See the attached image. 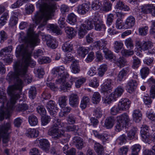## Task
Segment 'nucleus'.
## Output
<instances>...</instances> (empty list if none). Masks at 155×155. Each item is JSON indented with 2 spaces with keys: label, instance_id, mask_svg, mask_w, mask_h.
Segmentation results:
<instances>
[{
  "label": "nucleus",
  "instance_id": "1",
  "mask_svg": "<svg viewBox=\"0 0 155 155\" xmlns=\"http://www.w3.org/2000/svg\"><path fill=\"white\" fill-rule=\"evenodd\" d=\"M23 34L22 32L20 33L19 40L25 44L18 46L16 49V53L18 56H22L23 59L22 61L16 62L18 65L26 68V78L28 79V82L30 83L32 78H29L27 74L28 67L29 65H31L32 67L36 65L35 62L31 60V56L34 48L38 45L40 42V39L38 38V35L34 33L32 28L31 27L28 30L26 37L23 36Z\"/></svg>",
  "mask_w": 155,
  "mask_h": 155
},
{
  "label": "nucleus",
  "instance_id": "2",
  "mask_svg": "<svg viewBox=\"0 0 155 155\" xmlns=\"http://www.w3.org/2000/svg\"><path fill=\"white\" fill-rule=\"evenodd\" d=\"M14 72H10L7 74L6 80L9 83H14L13 85L9 86L7 89V92L12 97L11 101L13 105L15 100L20 97V94L17 92L21 91L24 86V82L28 81L26 78V68L18 65L17 62L14 65Z\"/></svg>",
  "mask_w": 155,
  "mask_h": 155
},
{
  "label": "nucleus",
  "instance_id": "3",
  "mask_svg": "<svg viewBox=\"0 0 155 155\" xmlns=\"http://www.w3.org/2000/svg\"><path fill=\"white\" fill-rule=\"evenodd\" d=\"M47 0H39L38 2L40 7V10L36 13L33 20L36 25L39 24L38 28L42 30L46 24L48 20L50 19L53 13L56 9V4L54 3L46 2Z\"/></svg>",
  "mask_w": 155,
  "mask_h": 155
},
{
  "label": "nucleus",
  "instance_id": "4",
  "mask_svg": "<svg viewBox=\"0 0 155 155\" xmlns=\"http://www.w3.org/2000/svg\"><path fill=\"white\" fill-rule=\"evenodd\" d=\"M46 107L50 114L54 117L52 121L53 124L48 130V134L51 136L52 138L54 140H57L64 137V130L60 129L58 127L61 125V120L58 117H55L56 114L55 109L58 110V109L57 105L54 101L51 100L47 102Z\"/></svg>",
  "mask_w": 155,
  "mask_h": 155
},
{
  "label": "nucleus",
  "instance_id": "5",
  "mask_svg": "<svg viewBox=\"0 0 155 155\" xmlns=\"http://www.w3.org/2000/svg\"><path fill=\"white\" fill-rule=\"evenodd\" d=\"M52 73L54 77H57L55 83L56 84L60 85L59 88L60 90L66 92L71 87L73 81H71L70 84L66 82V79L69 77V74L64 67L60 66L54 68Z\"/></svg>",
  "mask_w": 155,
  "mask_h": 155
},
{
  "label": "nucleus",
  "instance_id": "6",
  "mask_svg": "<svg viewBox=\"0 0 155 155\" xmlns=\"http://www.w3.org/2000/svg\"><path fill=\"white\" fill-rule=\"evenodd\" d=\"M12 98V97H11L10 100L7 103L6 111L5 112L2 109L0 110V120L1 121L5 117L6 118L8 117L10 115L11 111L13 110L14 109H15L16 111L19 112L24 111L28 109V107L27 105L24 104L18 105L14 107V105L17 99L15 100V103L12 105L11 104L12 103V102L11 101Z\"/></svg>",
  "mask_w": 155,
  "mask_h": 155
},
{
  "label": "nucleus",
  "instance_id": "7",
  "mask_svg": "<svg viewBox=\"0 0 155 155\" xmlns=\"http://www.w3.org/2000/svg\"><path fill=\"white\" fill-rule=\"evenodd\" d=\"M117 123L115 126V130L119 132L126 127L130 120L128 115L126 113H124L117 117Z\"/></svg>",
  "mask_w": 155,
  "mask_h": 155
},
{
  "label": "nucleus",
  "instance_id": "8",
  "mask_svg": "<svg viewBox=\"0 0 155 155\" xmlns=\"http://www.w3.org/2000/svg\"><path fill=\"white\" fill-rule=\"evenodd\" d=\"M11 127V123L9 122L4 124L0 127V136L4 143H7L10 140L11 136L8 131Z\"/></svg>",
  "mask_w": 155,
  "mask_h": 155
},
{
  "label": "nucleus",
  "instance_id": "9",
  "mask_svg": "<svg viewBox=\"0 0 155 155\" xmlns=\"http://www.w3.org/2000/svg\"><path fill=\"white\" fill-rule=\"evenodd\" d=\"M136 46L141 50L145 51L151 49L153 46V43L150 41H143L141 42L140 41H137L136 42Z\"/></svg>",
  "mask_w": 155,
  "mask_h": 155
},
{
  "label": "nucleus",
  "instance_id": "10",
  "mask_svg": "<svg viewBox=\"0 0 155 155\" xmlns=\"http://www.w3.org/2000/svg\"><path fill=\"white\" fill-rule=\"evenodd\" d=\"M94 20L95 30L97 31H105L106 28L105 25L98 17L95 16Z\"/></svg>",
  "mask_w": 155,
  "mask_h": 155
},
{
  "label": "nucleus",
  "instance_id": "11",
  "mask_svg": "<svg viewBox=\"0 0 155 155\" xmlns=\"http://www.w3.org/2000/svg\"><path fill=\"white\" fill-rule=\"evenodd\" d=\"M42 39L46 41L47 45L52 48H55L57 47V42L55 38H53L50 35L43 36Z\"/></svg>",
  "mask_w": 155,
  "mask_h": 155
},
{
  "label": "nucleus",
  "instance_id": "12",
  "mask_svg": "<svg viewBox=\"0 0 155 155\" xmlns=\"http://www.w3.org/2000/svg\"><path fill=\"white\" fill-rule=\"evenodd\" d=\"M130 103V101L128 99L123 98L119 101L118 105L121 111H124L129 108Z\"/></svg>",
  "mask_w": 155,
  "mask_h": 155
},
{
  "label": "nucleus",
  "instance_id": "13",
  "mask_svg": "<svg viewBox=\"0 0 155 155\" xmlns=\"http://www.w3.org/2000/svg\"><path fill=\"white\" fill-rule=\"evenodd\" d=\"M79 100V97L77 94L72 93L69 96V104L72 107H76L77 105Z\"/></svg>",
  "mask_w": 155,
  "mask_h": 155
},
{
  "label": "nucleus",
  "instance_id": "14",
  "mask_svg": "<svg viewBox=\"0 0 155 155\" xmlns=\"http://www.w3.org/2000/svg\"><path fill=\"white\" fill-rule=\"evenodd\" d=\"M39 147L43 151L48 153L50 147V143L47 140L41 139L39 141Z\"/></svg>",
  "mask_w": 155,
  "mask_h": 155
},
{
  "label": "nucleus",
  "instance_id": "15",
  "mask_svg": "<svg viewBox=\"0 0 155 155\" xmlns=\"http://www.w3.org/2000/svg\"><path fill=\"white\" fill-rule=\"evenodd\" d=\"M90 5L87 3H83L78 5L77 7L78 13L81 15L85 14L89 10Z\"/></svg>",
  "mask_w": 155,
  "mask_h": 155
},
{
  "label": "nucleus",
  "instance_id": "16",
  "mask_svg": "<svg viewBox=\"0 0 155 155\" xmlns=\"http://www.w3.org/2000/svg\"><path fill=\"white\" fill-rule=\"evenodd\" d=\"M112 4L110 2L107 0H103L101 10L103 12H107L112 9Z\"/></svg>",
  "mask_w": 155,
  "mask_h": 155
},
{
  "label": "nucleus",
  "instance_id": "17",
  "mask_svg": "<svg viewBox=\"0 0 155 155\" xmlns=\"http://www.w3.org/2000/svg\"><path fill=\"white\" fill-rule=\"evenodd\" d=\"M107 44V41L104 39H102L94 42L93 46L95 47H98L99 49H103L104 51L105 48H107L106 45Z\"/></svg>",
  "mask_w": 155,
  "mask_h": 155
},
{
  "label": "nucleus",
  "instance_id": "18",
  "mask_svg": "<svg viewBox=\"0 0 155 155\" xmlns=\"http://www.w3.org/2000/svg\"><path fill=\"white\" fill-rule=\"evenodd\" d=\"M39 133V131L36 129L28 128L26 130L25 134L28 137L34 138L38 137Z\"/></svg>",
  "mask_w": 155,
  "mask_h": 155
},
{
  "label": "nucleus",
  "instance_id": "19",
  "mask_svg": "<svg viewBox=\"0 0 155 155\" xmlns=\"http://www.w3.org/2000/svg\"><path fill=\"white\" fill-rule=\"evenodd\" d=\"M73 142L76 147L78 149H81L84 147L83 139L78 137H74Z\"/></svg>",
  "mask_w": 155,
  "mask_h": 155
},
{
  "label": "nucleus",
  "instance_id": "20",
  "mask_svg": "<svg viewBox=\"0 0 155 155\" xmlns=\"http://www.w3.org/2000/svg\"><path fill=\"white\" fill-rule=\"evenodd\" d=\"M137 85V81L135 80H131L127 83V86L128 89V92L131 93L133 92Z\"/></svg>",
  "mask_w": 155,
  "mask_h": 155
},
{
  "label": "nucleus",
  "instance_id": "21",
  "mask_svg": "<svg viewBox=\"0 0 155 155\" xmlns=\"http://www.w3.org/2000/svg\"><path fill=\"white\" fill-rule=\"evenodd\" d=\"M135 19L132 16H130L126 19L125 24V26L126 28H132L135 25Z\"/></svg>",
  "mask_w": 155,
  "mask_h": 155
},
{
  "label": "nucleus",
  "instance_id": "22",
  "mask_svg": "<svg viewBox=\"0 0 155 155\" xmlns=\"http://www.w3.org/2000/svg\"><path fill=\"white\" fill-rule=\"evenodd\" d=\"M115 121L114 117H110L107 118L105 120L104 126L107 129L112 128L113 126Z\"/></svg>",
  "mask_w": 155,
  "mask_h": 155
},
{
  "label": "nucleus",
  "instance_id": "23",
  "mask_svg": "<svg viewBox=\"0 0 155 155\" xmlns=\"http://www.w3.org/2000/svg\"><path fill=\"white\" fill-rule=\"evenodd\" d=\"M124 89L123 87L120 86H118L114 91L111 93L115 98L117 100V98L120 97L123 94Z\"/></svg>",
  "mask_w": 155,
  "mask_h": 155
},
{
  "label": "nucleus",
  "instance_id": "24",
  "mask_svg": "<svg viewBox=\"0 0 155 155\" xmlns=\"http://www.w3.org/2000/svg\"><path fill=\"white\" fill-rule=\"evenodd\" d=\"M90 101V99L88 97L83 96L81 101L80 107L82 109H85L89 105Z\"/></svg>",
  "mask_w": 155,
  "mask_h": 155
},
{
  "label": "nucleus",
  "instance_id": "25",
  "mask_svg": "<svg viewBox=\"0 0 155 155\" xmlns=\"http://www.w3.org/2000/svg\"><path fill=\"white\" fill-rule=\"evenodd\" d=\"M71 67L72 72L74 74L78 73L80 71V67L78 61H73L71 65Z\"/></svg>",
  "mask_w": 155,
  "mask_h": 155
},
{
  "label": "nucleus",
  "instance_id": "26",
  "mask_svg": "<svg viewBox=\"0 0 155 155\" xmlns=\"http://www.w3.org/2000/svg\"><path fill=\"white\" fill-rule=\"evenodd\" d=\"M114 61L117 65L120 68L123 67L126 62L124 58L122 56L118 58L116 56Z\"/></svg>",
  "mask_w": 155,
  "mask_h": 155
},
{
  "label": "nucleus",
  "instance_id": "27",
  "mask_svg": "<svg viewBox=\"0 0 155 155\" xmlns=\"http://www.w3.org/2000/svg\"><path fill=\"white\" fill-rule=\"evenodd\" d=\"M94 149L98 155H103L104 150L103 146L99 143L95 142L94 143Z\"/></svg>",
  "mask_w": 155,
  "mask_h": 155
},
{
  "label": "nucleus",
  "instance_id": "28",
  "mask_svg": "<svg viewBox=\"0 0 155 155\" xmlns=\"http://www.w3.org/2000/svg\"><path fill=\"white\" fill-rule=\"evenodd\" d=\"M129 71V68L127 67L124 68L120 71L118 75L117 80L120 81H122L124 77L125 76Z\"/></svg>",
  "mask_w": 155,
  "mask_h": 155
},
{
  "label": "nucleus",
  "instance_id": "29",
  "mask_svg": "<svg viewBox=\"0 0 155 155\" xmlns=\"http://www.w3.org/2000/svg\"><path fill=\"white\" fill-rule=\"evenodd\" d=\"M142 114L139 110H134L133 116L134 120L136 122H139L142 119Z\"/></svg>",
  "mask_w": 155,
  "mask_h": 155
},
{
  "label": "nucleus",
  "instance_id": "30",
  "mask_svg": "<svg viewBox=\"0 0 155 155\" xmlns=\"http://www.w3.org/2000/svg\"><path fill=\"white\" fill-rule=\"evenodd\" d=\"M103 52L105 54V56L106 59L112 61V60H114L116 56L114 55L113 53L107 48H105Z\"/></svg>",
  "mask_w": 155,
  "mask_h": 155
},
{
  "label": "nucleus",
  "instance_id": "31",
  "mask_svg": "<svg viewBox=\"0 0 155 155\" xmlns=\"http://www.w3.org/2000/svg\"><path fill=\"white\" fill-rule=\"evenodd\" d=\"M115 8L120 10L124 9L125 11H128L130 10L128 6L126 5H125L123 2L120 0L117 1Z\"/></svg>",
  "mask_w": 155,
  "mask_h": 155
},
{
  "label": "nucleus",
  "instance_id": "32",
  "mask_svg": "<svg viewBox=\"0 0 155 155\" xmlns=\"http://www.w3.org/2000/svg\"><path fill=\"white\" fill-rule=\"evenodd\" d=\"M19 14L18 12H13V15L11 18L10 21V24L11 26H14L17 23L18 20L17 17Z\"/></svg>",
  "mask_w": 155,
  "mask_h": 155
},
{
  "label": "nucleus",
  "instance_id": "33",
  "mask_svg": "<svg viewBox=\"0 0 155 155\" xmlns=\"http://www.w3.org/2000/svg\"><path fill=\"white\" fill-rule=\"evenodd\" d=\"M124 45L122 42L121 41H116L113 43V47L115 51L118 53L122 49Z\"/></svg>",
  "mask_w": 155,
  "mask_h": 155
},
{
  "label": "nucleus",
  "instance_id": "34",
  "mask_svg": "<svg viewBox=\"0 0 155 155\" xmlns=\"http://www.w3.org/2000/svg\"><path fill=\"white\" fill-rule=\"evenodd\" d=\"M12 50V46H9L1 49L0 51V56L2 58L8 54H10Z\"/></svg>",
  "mask_w": 155,
  "mask_h": 155
},
{
  "label": "nucleus",
  "instance_id": "35",
  "mask_svg": "<svg viewBox=\"0 0 155 155\" xmlns=\"http://www.w3.org/2000/svg\"><path fill=\"white\" fill-rule=\"evenodd\" d=\"M101 100V96L99 93L97 92L94 93L91 98L92 102L94 104L99 103Z\"/></svg>",
  "mask_w": 155,
  "mask_h": 155
},
{
  "label": "nucleus",
  "instance_id": "36",
  "mask_svg": "<svg viewBox=\"0 0 155 155\" xmlns=\"http://www.w3.org/2000/svg\"><path fill=\"white\" fill-rule=\"evenodd\" d=\"M65 31L69 38H72L74 37L76 34V31L74 28L70 27H67L65 28Z\"/></svg>",
  "mask_w": 155,
  "mask_h": 155
},
{
  "label": "nucleus",
  "instance_id": "37",
  "mask_svg": "<svg viewBox=\"0 0 155 155\" xmlns=\"http://www.w3.org/2000/svg\"><path fill=\"white\" fill-rule=\"evenodd\" d=\"M94 24V18L92 20H86L84 24H82L81 25H84V27L87 30H91L94 27L93 24Z\"/></svg>",
  "mask_w": 155,
  "mask_h": 155
},
{
  "label": "nucleus",
  "instance_id": "38",
  "mask_svg": "<svg viewBox=\"0 0 155 155\" xmlns=\"http://www.w3.org/2000/svg\"><path fill=\"white\" fill-rule=\"evenodd\" d=\"M68 22L71 25H75L77 22V16L73 13L69 14L68 16Z\"/></svg>",
  "mask_w": 155,
  "mask_h": 155
},
{
  "label": "nucleus",
  "instance_id": "39",
  "mask_svg": "<svg viewBox=\"0 0 155 155\" xmlns=\"http://www.w3.org/2000/svg\"><path fill=\"white\" fill-rule=\"evenodd\" d=\"M62 109L59 113V115L60 117H62L67 115L69 113L71 110V108L68 106H64L61 107Z\"/></svg>",
  "mask_w": 155,
  "mask_h": 155
},
{
  "label": "nucleus",
  "instance_id": "40",
  "mask_svg": "<svg viewBox=\"0 0 155 155\" xmlns=\"http://www.w3.org/2000/svg\"><path fill=\"white\" fill-rule=\"evenodd\" d=\"M62 49L64 52H71L73 49V45L71 43L67 42L62 45Z\"/></svg>",
  "mask_w": 155,
  "mask_h": 155
},
{
  "label": "nucleus",
  "instance_id": "41",
  "mask_svg": "<svg viewBox=\"0 0 155 155\" xmlns=\"http://www.w3.org/2000/svg\"><path fill=\"white\" fill-rule=\"evenodd\" d=\"M84 25H81L78 30V34L79 38H83L87 33V30L84 26Z\"/></svg>",
  "mask_w": 155,
  "mask_h": 155
},
{
  "label": "nucleus",
  "instance_id": "42",
  "mask_svg": "<svg viewBox=\"0 0 155 155\" xmlns=\"http://www.w3.org/2000/svg\"><path fill=\"white\" fill-rule=\"evenodd\" d=\"M28 122L31 126H35L38 123V119L35 116L31 115L28 117Z\"/></svg>",
  "mask_w": 155,
  "mask_h": 155
},
{
  "label": "nucleus",
  "instance_id": "43",
  "mask_svg": "<svg viewBox=\"0 0 155 155\" xmlns=\"http://www.w3.org/2000/svg\"><path fill=\"white\" fill-rule=\"evenodd\" d=\"M107 66L106 64H103L99 67L98 74L100 77H102L107 70Z\"/></svg>",
  "mask_w": 155,
  "mask_h": 155
},
{
  "label": "nucleus",
  "instance_id": "44",
  "mask_svg": "<svg viewBox=\"0 0 155 155\" xmlns=\"http://www.w3.org/2000/svg\"><path fill=\"white\" fill-rule=\"evenodd\" d=\"M67 97L63 95L59 98L58 103L61 107L66 106L67 104Z\"/></svg>",
  "mask_w": 155,
  "mask_h": 155
},
{
  "label": "nucleus",
  "instance_id": "45",
  "mask_svg": "<svg viewBox=\"0 0 155 155\" xmlns=\"http://www.w3.org/2000/svg\"><path fill=\"white\" fill-rule=\"evenodd\" d=\"M124 44L127 48L129 49H132L134 47L133 41L130 38L126 39L124 41Z\"/></svg>",
  "mask_w": 155,
  "mask_h": 155
},
{
  "label": "nucleus",
  "instance_id": "46",
  "mask_svg": "<svg viewBox=\"0 0 155 155\" xmlns=\"http://www.w3.org/2000/svg\"><path fill=\"white\" fill-rule=\"evenodd\" d=\"M140 148L141 146L139 144H135L132 146L131 147V155H138Z\"/></svg>",
  "mask_w": 155,
  "mask_h": 155
},
{
  "label": "nucleus",
  "instance_id": "47",
  "mask_svg": "<svg viewBox=\"0 0 155 155\" xmlns=\"http://www.w3.org/2000/svg\"><path fill=\"white\" fill-rule=\"evenodd\" d=\"M152 5H145L141 6V12L146 14L150 13Z\"/></svg>",
  "mask_w": 155,
  "mask_h": 155
},
{
  "label": "nucleus",
  "instance_id": "48",
  "mask_svg": "<svg viewBox=\"0 0 155 155\" xmlns=\"http://www.w3.org/2000/svg\"><path fill=\"white\" fill-rule=\"evenodd\" d=\"M116 100L111 93L106 97L104 100V102L105 104H109L111 103L112 101Z\"/></svg>",
  "mask_w": 155,
  "mask_h": 155
},
{
  "label": "nucleus",
  "instance_id": "49",
  "mask_svg": "<svg viewBox=\"0 0 155 155\" xmlns=\"http://www.w3.org/2000/svg\"><path fill=\"white\" fill-rule=\"evenodd\" d=\"M88 50L84 48L80 47L78 49V53L79 56L84 58L85 55L87 54Z\"/></svg>",
  "mask_w": 155,
  "mask_h": 155
},
{
  "label": "nucleus",
  "instance_id": "50",
  "mask_svg": "<svg viewBox=\"0 0 155 155\" xmlns=\"http://www.w3.org/2000/svg\"><path fill=\"white\" fill-rule=\"evenodd\" d=\"M9 17L8 14L7 12L4 13L0 18V25H4Z\"/></svg>",
  "mask_w": 155,
  "mask_h": 155
},
{
  "label": "nucleus",
  "instance_id": "51",
  "mask_svg": "<svg viewBox=\"0 0 155 155\" xmlns=\"http://www.w3.org/2000/svg\"><path fill=\"white\" fill-rule=\"evenodd\" d=\"M101 6V3L99 0H96L93 2L91 5L92 8L94 10H97Z\"/></svg>",
  "mask_w": 155,
  "mask_h": 155
},
{
  "label": "nucleus",
  "instance_id": "52",
  "mask_svg": "<svg viewBox=\"0 0 155 155\" xmlns=\"http://www.w3.org/2000/svg\"><path fill=\"white\" fill-rule=\"evenodd\" d=\"M140 73L142 78H144L149 74V69L147 67H144L140 70Z\"/></svg>",
  "mask_w": 155,
  "mask_h": 155
},
{
  "label": "nucleus",
  "instance_id": "53",
  "mask_svg": "<svg viewBox=\"0 0 155 155\" xmlns=\"http://www.w3.org/2000/svg\"><path fill=\"white\" fill-rule=\"evenodd\" d=\"M116 27L117 29H122L126 28L124 27V24L123 21L120 18H117L115 23Z\"/></svg>",
  "mask_w": 155,
  "mask_h": 155
},
{
  "label": "nucleus",
  "instance_id": "54",
  "mask_svg": "<svg viewBox=\"0 0 155 155\" xmlns=\"http://www.w3.org/2000/svg\"><path fill=\"white\" fill-rule=\"evenodd\" d=\"M48 27L53 32L56 33L58 35L61 33V31L57 25L54 24H50L48 25Z\"/></svg>",
  "mask_w": 155,
  "mask_h": 155
},
{
  "label": "nucleus",
  "instance_id": "55",
  "mask_svg": "<svg viewBox=\"0 0 155 155\" xmlns=\"http://www.w3.org/2000/svg\"><path fill=\"white\" fill-rule=\"evenodd\" d=\"M128 150L127 147H122L119 149L117 155H126Z\"/></svg>",
  "mask_w": 155,
  "mask_h": 155
},
{
  "label": "nucleus",
  "instance_id": "56",
  "mask_svg": "<svg viewBox=\"0 0 155 155\" xmlns=\"http://www.w3.org/2000/svg\"><path fill=\"white\" fill-rule=\"evenodd\" d=\"M114 19V15L113 14L110 13L107 15V24L110 26L112 24Z\"/></svg>",
  "mask_w": 155,
  "mask_h": 155
},
{
  "label": "nucleus",
  "instance_id": "57",
  "mask_svg": "<svg viewBox=\"0 0 155 155\" xmlns=\"http://www.w3.org/2000/svg\"><path fill=\"white\" fill-rule=\"evenodd\" d=\"M149 134L148 132H142L141 136L142 140L146 143H147L150 140Z\"/></svg>",
  "mask_w": 155,
  "mask_h": 155
},
{
  "label": "nucleus",
  "instance_id": "58",
  "mask_svg": "<svg viewBox=\"0 0 155 155\" xmlns=\"http://www.w3.org/2000/svg\"><path fill=\"white\" fill-rule=\"evenodd\" d=\"M110 136L106 133L101 134L98 137V139L101 140L103 142H106L109 139Z\"/></svg>",
  "mask_w": 155,
  "mask_h": 155
},
{
  "label": "nucleus",
  "instance_id": "59",
  "mask_svg": "<svg viewBox=\"0 0 155 155\" xmlns=\"http://www.w3.org/2000/svg\"><path fill=\"white\" fill-rule=\"evenodd\" d=\"M86 81V78H82L76 80L75 82V87L77 88H79Z\"/></svg>",
  "mask_w": 155,
  "mask_h": 155
},
{
  "label": "nucleus",
  "instance_id": "60",
  "mask_svg": "<svg viewBox=\"0 0 155 155\" xmlns=\"http://www.w3.org/2000/svg\"><path fill=\"white\" fill-rule=\"evenodd\" d=\"M38 61L40 64H43L50 63L51 60L49 58L42 57L38 59Z\"/></svg>",
  "mask_w": 155,
  "mask_h": 155
},
{
  "label": "nucleus",
  "instance_id": "61",
  "mask_svg": "<svg viewBox=\"0 0 155 155\" xmlns=\"http://www.w3.org/2000/svg\"><path fill=\"white\" fill-rule=\"evenodd\" d=\"M133 65L132 67L134 68H137L139 65L140 64V61L137 58L136 56L133 57Z\"/></svg>",
  "mask_w": 155,
  "mask_h": 155
},
{
  "label": "nucleus",
  "instance_id": "62",
  "mask_svg": "<svg viewBox=\"0 0 155 155\" xmlns=\"http://www.w3.org/2000/svg\"><path fill=\"white\" fill-rule=\"evenodd\" d=\"M7 99L6 94L2 91L0 90V103L3 104L6 102Z\"/></svg>",
  "mask_w": 155,
  "mask_h": 155
},
{
  "label": "nucleus",
  "instance_id": "63",
  "mask_svg": "<svg viewBox=\"0 0 155 155\" xmlns=\"http://www.w3.org/2000/svg\"><path fill=\"white\" fill-rule=\"evenodd\" d=\"M121 52L123 55L126 57L131 56L134 54L133 50H130L124 49L122 50Z\"/></svg>",
  "mask_w": 155,
  "mask_h": 155
},
{
  "label": "nucleus",
  "instance_id": "64",
  "mask_svg": "<svg viewBox=\"0 0 155 155\" xmlns=\"http://www.w3.org/2000/svg\"><path fill=\"white\" fill-rule=\"evenodd\" d=\"M148 29V27L146 26L139 28V35L141 36L146 35L147 34Z\"/></svg>",
  "mask_w": 155,
  "mask_h": 155
}]
</instances>
